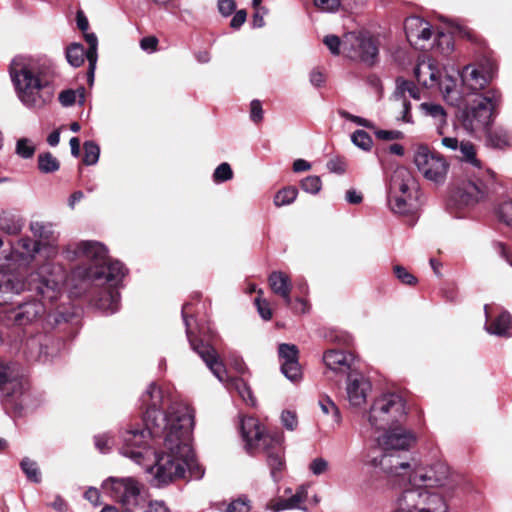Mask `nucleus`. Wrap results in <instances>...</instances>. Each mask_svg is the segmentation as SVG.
<instances>
[{
	"label": "nucleus",
	"mask_w": 512,
	"mask_h": 512,
	"mask_svg": "<svg viewBox=\"0 0 512 512\" xmlns=\"http://www.w3.org/2000/svg\"><path fill=\"white\" fill-rule=\"evenodd\" d=\"M414 75L419 84L427 88L436 87L439 71L431 58L418 59Z\"/></svg>",
	"instance_id": "22"
},
{
	"label": "nucleus",
	"mask_w": 512,
	"mask_h": 512,
	"mask_svg": "<svg viewBox=\"0 0 512 512\" xmlns=\"http://www.w3.org/2000/svg\"><path fill=\"white\" fill-rule=\"evenodd\" d=\"M372 389L371 382L361 373H350L347 377L346 393L351 406L361 407L366 403Z\"/></svg>",
	"instance_id": "17"
},
{
	"label": "nucleus",
	"mask_w": 512,
	"mask_h": 512,
	"mask_svg": "<svg viewBox=\"0 0 512 512\" xmlns=\"http://www.w3.org/2000/svg\"><path fill=\"white\" fill-rule=\"evenodd\" d=\"M377 138L381 140H398L403 138V133L398 130H377L375 131Z\"/></svg>",
	"instance_id": "59"
},
{
	"label": "nucleus",
	"mask_w": 512,
	"mask_h": 512,
	"mask_svg": "<svg viewBox=\"0 0 512 512\" xmlns=\"http://www.w3.org/2000/svg\"><path fill=\"white\" fill-rule=\"evenodd\" d=\"M419 195V185L406 167H397L391 174L387 195Z\"/></svg>",
	"instance_id": "16"
},
{
	"label": "nucleus",
	"mask_w": 512,
	"mask_h": 512,
	"mask_svg": "<svg viewBox=\"0 0 512 512\" xmlns=\"http://www.w3.org/2000/svg\"><path fill=\"white\" fill-rule=\"evenodd\" d=\"M85 40L89 45V48L86 50V58L89 62V71H88V77L89 82H93L94 78V71L96 67L97 62V37L93 33H87L85 34Z\"/></svg>",
	"instance_id": "32"
},
{
	"label": "nucleus",
	"mask_w": 512,
	"mask_h": 512,
	"mask_svg": "<svg viewBox=\"0 0 512 512\" xmlns=\"http://www.w3.org/2000/svg\"><path fill=\"white\" fill-rule=\"evenodd\" d=\"M59 161L51 153L38 156V168L43 173H52L59 169Z\"/></svg>",
	"instance_id": "40"
},
{
	"label": "nucleus",
	"mask_w": 512,
	"mask_h": 512,
	"mask_svg": "<svg viewBox=\"0 0 512 512\" xmlns=\"http://www.w3.org/2000/svg\"><path fill=\"white\" fill-rule=\"evenodd\" d=\"M319 406L322 412L326 415H331L332 422L335 425H339L341 422V415L336 404L329 398L323 397L319 400Z\"/></svg>",
	"instance_id": "39"
},
{
	"label": "nucleus",
	"mask_w": 512,
	"mask_h": 512,
	"mask_svg": "<svg viewBox=\"0 0 512 512\" xmlns=\"http://www.w3.org/2000/svg\"><path fill=\"white\" fill-rule=\"evenodd\" d=\"M351 141L355 146L364 151H369L373 146L371 136L364 130H356L351 135Z\"/></svg>",
	"instance_id": "41"
},
{
	"label": "nucleus",
	"mask_w": 512,
	"mask_h": 512,
	"mask_svg": "<svg viewBox=\"0 0 512 512\" xmlns=\"http://www.w3.org/2000/svg\"><path fill=\"white\" fill-rule=\"evenodd\" d=\"M255 304L257 306V310L260 316L264 320H270L272 318V310L269 306V303L266 300H261L260 298H257L255 300Z\"/></svg>",
	"instance_id": "60"
},
{
	"label": "nucleus",
	"mask_w": 512,
	"mask_h": 512,
	"mask_svg": "<svg viewBox=\"0 0 512 512\" xmlns=\"http://www.w3.org/2000/svg\"><path fill=\"white\" fill-rule=\"evenodd\" d=\"M413 479L425 483L427 487L402 491L391 512H449L447 497L459 485V481L446 463L436 461L419 467L414 471Z\"/></svg>",
	"instance_id": "2"
},
{
	"label": "nucleus",
	"mask_w": 512,
	"mask_h": 512,
	"mask_svg": "<svg viewBox=\"0 0 512 512\" xmlns=\"http://www.w3.org/2000/svg\"><path fill=\"white\" fill-rule=\"evenodd\" d=\"M485 134L487 137V144L492 148L502 150L511 146V135L502 127H497L493 130L489 128Z\"/></svg>",
	"instance_id": "30"
},
{
	"label": "nucleus",
	"mask_w": 512,
	"mask_h": 512,
	"mask_svg": "<svg viewBox=\"0 0 512 512\" xmlns=\"http://www.w3.org/2000/svg\"><path fill=\"white\" fill-rule=\"evenodd\" d=\"M324 43L334 55H338L340 52L343 53V38L340 39L335 35H328L324 38Z\"/></svg>",
	"instance_id": "53"
},
{
	"label": "nucleus",
	"mask_w": 512,
	"mask_h": 512,
	"mask_svg": "<svg viewBox=\"0 0 512 512\" xmlns=\"http://www.w3.org/2000/svg\"><path fill=\"white\" fill-rule=\"evenodd\" d=\"M420 110L425 116L434 119L439 134H443V127L447 124V113L440 104L424 102L420 104Z\"/></svg>",
	"instance_id": "29"
},
{
	"label": "nucleus",
	"mask_w": 512,
	"mask_h": 512,
	"mask_svg": "<svg viewBox=\"0 0 512 512\" xmlns=\"http://www.w3.org/2000/svg\"><path fill=\"white\" fill-rule=\"evenodd\" d=\"M414 163L423 176L435 183L443 182L447 175L448 164L439 154L426 146H419L414 155Z\"/></svg>",
	"instance_id": "13"
},
{
	"label": "nucleus",
	"mask_w": 512,
	"mask_h": 512,
	"mask_svg": "<svg viewBox=\"0 0 512 512\" xmlns=\"http://www.w3.org/2000/svg\"><path fill=\"white\" fill-rule=\"evenodd\" d=\"M387 203L394 214L407 215L418 208L419 195H387Z\"/></svg>",
	"instance_id": "24"
},
{
	"label": "nucleus",
	"mask_w": 512,
	"mask_h": 512,
	"mask_svg": "<svg viewBox=\"0 0 512 512\" xmlns=\"http://www.w3.org/2000/svg\"><path fill=\"white\" fill-rule=\"evenodd\" d=\"M323 361L334 372H346L350 368L348 357L343 351L329 350L324 353Z\"/></svg>",
	"instance_id": "27"
},
{
	"label": "nucleus",
	"mask_w": 512,
	"mask_h": 512,
	"mask_svg": "<svg viewBox=\"0 0 512 512\" xmlns=\"http://www.w3.org/2000/svg\"><path fill=\"white\" fill-rule=\"evenodd\" d=\"M235 8V0H218V10L224 17L230 16Z\"/></svg>",
	"instance_id": "61"
},
{
	"label": "nucleus",
	"mask_w": 512,
	"mask_h": 512,
	"mask_svg": "<svg viewBox=\"0 0 512 512\" xmlns=\"http://www.w3.org/2000/svg\"><path fill=\"white\" fill-rule=\"evenodd\" d=\"M192 348L197 352L214 376L230 390L234 389L247 404L255 406L256 400L252 395L250 387L241 378H229L225 365L219 359L217 351L208 344H195L190 340Z\"/></svg>",
	"instance_id": "10"
},
{
	"label": "nucleus",
	"mask_w": 512,
	"mask_h": 512,
	"mask_svg": "<svg viewBox=\"0 0 512 512\" xmlns=\"http://www.w3.org/2000/svg\"><path fill=\"white\" fill-rule=\"evenodd\" d=\"M21 468L30 481L35 483L40 482V471L36 462L25 458L21 462Z\"/></svg>",
	"instance_id": "45"
},
{
	"label": "nucleus",
	"mask_w": 512,
	"mask_h": 512,
	"mask_svg": "<svg viewBox=\"0 0 512 512\" xmlns=\"http://www.w3.org/2000/svg\"><path fill=\"white\" fill-rule=\"evenodd\" d=\"M301 188L310 194H317L322 188V181L319 176H307L301 181Z\"/></svg>",
	"instance_id": "47"
},
{
	"label": "nucleus",
	"mask_w": 512,
	"mask_h": 512,
	"mask_svg": "<svg viewBox=\"0 0 512 512\" xmlns=\"http://www.w3.org/2000/svg\"><path fill=\"white\" fill-rule=\"evenodd\" d=\"M405 401L395 393H386L375 398L363 418L375 430L389 429L405 419Z\"/></svg>",
	"instance_id": "9"
},
{
	"label": "nucleus",
	"mask_w": 512,
	"mask_h": 512,
	"mask_svg": "<svg viewBox=\"0 0 512 512\" xmlns=\"http://www.w3.org/2000/svg\"><path fill=\"white\" fill-rule=\"evenodd\" d=\"M100 154L99 146L93 141H86L84 143V158L83 162L86 165H94L98 162Z\"/></svg>",
	"instance_id": "43"
},
{
	"label": "nucleus",
	"mask_w": 512,
	"mask_h": 512,
	"mask_svg": "<svg viewBox=\"0 0 512 512\" xmlns=\"http://www.w3.org/2000/svg\"><path fill=\"white\" fill-rule=\"evenodd\" d=\"M278 354L281 363L298 360V349L293 344H280L278 348Z\"/></svg>",
	"instance_id": "46"
},
{
	"label": "nucleus",
	"mask_w": 512,
	"mask_h": 512,
	"mask_svg": "<svg viewBox=\"0 0 512 512\" xmlns=\"http://www.w3.org/2000/svg\"><path fill=\"white\" fill-rule=\"evenodd\" d=\"M499 102L500 95L497 91H486L472 105L462 110L459 117L462 128L474 137L485 133L493 122L494 111Z\"/></svg>",
	"instance_id": "8"
},
{
	"label": "nucleus",
	"mask_w": 512,
	"mask_h": 512,
	"mask_svg": "<svg viewBox=\"0 0 512 512\" xmlns=\"http://www.w3.org/2000/svg\"><path fill=\"white\" fill-rule=\"evenodd\" d=\"M30 230L34 236L44 239H48L51 234L50 227L42 222H32Z\"/></svg>",
	"instance_id": "55"
},
{
	"label": "nucleus",
	"mask_w": 512,
	"mask_h": 512,
	"mask_svg": "<svg viewBox=\"0 0 512 512\" xmlns=\"http://www.w3.org/2000/svg\"><path fill=\"white\" fill-rule=\"evenodd\" d=\"M193 426L194 413L188 405L174 403L169 407L162 447L154 452V462L146 468L155 485L184 478L196 466L191 446Z\"/></svg>",
	"instance_id": "1"
},
{
	"label": "nucleus",
	"mask_w": 512,
	"mask_h": 512,
	"mask_svg": "<svg viewBox=\"0 0 512 512\" xmlns=\"http://www.w3.org/2000/svg\"><path fill=\"white\" fill-rule=\"evenodd\" d=\"M421 26H423V19L420 17H410L405 21V32L410 42L417 39V34H420Z\"/></svg>",
	"instance_id": "42"
},
{
	"label": "nucleus",
	"mask_w": 512,
	"mask_h": 512,
	"mask_svg": "<svg viewBox=\"0 0 512 512\" xmlns=\"http://www.w3.org/2000/svg\"><path fill=\"white\" fill-rule=\"evenodd\" d=\"M85 57L86 51L84 50V47L81 44L73 43L67 48L66 58L72 66H81L84 62Z\"/></svg>",
	"instance_id": "35"
},
{
	"label": "nucleus",
	"mask_w": 512,
	"mask_h": 512,
	"mask_svg": "<svg viewBox=\"0 0 512 512\" xmlns=\"http://www.w3.org/2000/svg\"><path fill=\"white\" fill-rule=\"evenodd\" d=\"M406 93L413 99L419 100L421 98L420 90L415 86L413 82L398 79L395 96L399 98V100L406 99Z\"/></svg>",
	"instance_id": "34"
},
{
	"label": "nucleus",
	"mask_w": 512,
	"mask_h": 512,
	"mask_svg": "<svg viewBox=\"0 0 512 512\" xmlns=\"http://www.w3.org/2000/svg\"><path fill=\"white\" fill-rule=\"evenodd\" d=\"M436 87L439 88L443 99L452 106H458L463 100L465 92L457 85L456 79L448 74L439 76Z\"/></svg>",
	"instance_id": "21"
},
{
	"label": "nucleus",
	"mask_w": 512,
	"mask_h": 512,
	"mask_svg": "<svg viewBox=\"0 0 512 512\" xmlns=\"http://www.w3.org/2000/svg\"><path fill=\"white\" fill-rule=\"evenodd\" d=\"M10 76L16 95L25 107L40 110L54 99V74L37 61L22 56L14 58Z\"/></svg>",
	"instance_id": "5"
},
{
	"label": "nucleus",
	"mask_w": 512,
	"mask_h": 512,
	"mask_svg": "<svg viewBox=\"0 0 512 512\" xmlns=\"http://www.w3.org/2000/svg\"><path fill=\"white\" fill-rule=\"evenodd\" d=\"M496 215L499 221L512 229V200L502 202L496 210Z\"/></svg>",
	"instance_id": "44"
},
{
	"label": "nucleus",
	"mask_w": 512,
	"mask_h": 512,
	"mask_svg": "<svg viewBox=\"0 0 512 512\" xmlns=\"http://www.w3.org/2000/svg\"><path fill=\"white\" fill-rule=\"evenodd\" d=\"M298 195V190L295 187H286L278 191L274 197V204L277 207L289 205L293 203Z\"/></svg>",
	"instance_id": "37"
},
{
	"label": "nucleus",
	"mask_w": 512,
	"mask_h": 512,
	"mask_svg": "<svg viewBox=\"0 0 512 512\" xmlns=\"http://www.w3.org/2000/svg\"><path fill=\"white\" fill-rule=\"evenodd\" d=\"M78 98L79 104L82 105L85 102V89L83 87L77 90H64L59 94V102L62 106L68 107L73 105Z\"/></svg>",
	"instance_id": "33"
},
{
	"label": "nucleus",
	"mask_w": 512,
	"mask_h": 512,
	"mask_svg": "<svg viewBox=\"0 0 512 512\" xmlns=\"http://www.w3.org/2000/svg\"><path fill=\"white\" fill-rule=\"evenodd\" d=\"M241 432L248 452L265 453L271 476L278 481L285 469L284 435L281 432L264 433L258 420L253 417L241 420Z\"/></svg>",
	"instance_id": "7"
},
{
	"label": "nucleus",
	"mask_w": 512,
	"mask_h": 512,
	"mask_svg": "<svg viewBox=\"0 0 512 512\" xmlns=\"http://www.w3.org/2000/svg\"><path fill=\"white\" fill-rule=\"evenodd\" d=\"M314 5L324 12H334L340 6L339 0H314Z\"/></svg>",
	"instance_id": "57"
},
{
	"label": "nucleus",
	"mask_w": 512,
	"mask_h": 512,
	"mask_svg": "<svg viewBox=\"0 0 512 512\" xmlns=\"http://www.w3.org/2000/svg\"><path fill=\"white\" fill-rule=\"evenodd\" d=\"M328 469L329 462L322 457L314 458L309 464V470L315 476H319L326 473Z\"/></svg>",
	"instance_id": "52"
},
{
	"label": "nucleus",
	"mask_w": 512,
	"mask_h": 512,
	"mask_svg": "<svg viewBox=\"0 0 512 512\" xmlns=\"http://www.w3.org/2000/svg\"><path fill=\"white\" fill-rule=\"evenodd\" d=\"M281 423L287 430H295L298 425L296 414L289 410L283 411L281 414Z\"/></svg>",
	"instance_id": "54"
},
{
	"label": "nucleus",
	"mask_w": 512,
	"mask_h": 512,
	"mask_svg": "<svg viewBox=\"0 0 512 512\" xmlns=\"http://www.w3.org/2000/svg\"><path fill=\"white\" fill-rule=\"evenodd\" d=\"M158 39L155 36H147L141 39L140 47L143 51L152 53L157 50Z\"/></svg>",
	"instance_id": "62"
},
{
	"label": "nucleus",
	"mask_w": 512,
	"mask_h": 512,
	"mask_svg": "<svg viewBox=\"0 0 512 512\" xmlns=\"http://www.w3.org/2000/svg\"><path fill=\"white\" fill-rule=\"evenodd\" d=\"M384 433L377 438L379 447L383 450H405L416 442V435L400 424H395L389 429H383Z\"/></svg>",
	"instance_id": "14"
},
{
	"label": "nucleus",
	"mask_w": 512,
	"mask_h": 512,
	"mask_svg": "<svg viewBox=\"0 0 512 512\" xmlns=\"http://www.w3.org/2000/svg\"><path fill=\"white\" fill-rule=\"evenodd\" d=\"M442 145L451 150L460 151V160L471 165L473 168L478 170L482 169V163L477 158L476 147L474 144L468 141H462L461 143L454 137L442 138Z\"/></svg>",
	"instance_id": "20"
},
{
	"label": "nucleus",
	"mask_w": 512,
	"mask_h": 512,
	"mask_svg": "<svg viewBox=\"0 0 512 512\" xmlns=\"http://www.w3.org/2000/svg\"><path fill=\"white\" fill-rule=\"evenodd\" d=\"M7 384L12 386V393L7 394V398L21 395L25 388L22 380L15 379L13 368L9 365L0 363V389H3Z\"/></svg>",
	"instance_id": "26"
},
{
	"label": "nucleus",
	"mask_w": 512,
	"mask_h": 512,
	"mask_svg": "<svg viewBox=\"0 0 512 512\" xmlns=\"http://www.w3.org/2000/svg\"><path fill=\"white\" fill-rule=\"evenodd\" d=\"M101 487L106 494L126 508L140 504L141 486L134 478L109 477L103 481Z\"/></svg>",
	"instance_id": "12"
},
{
	"label": "nucleus",
	"mask_w": 512,
	"mask_h": 512,
	"mask_svg": "<svg viewBox=\"0 0 512 512\" xmlns=\"http://www.w3.org/2000/svg\"><path fill=\"white\" fill-rule=\"evenodd\" d=\"M327 168L330 172L343 174L346 171V163L341 157H334L327 162Z\"/></svg>",
	"instance_id": "56"
},
{
	"label": "nucleus",
	"mask_w": 512,
	"mask_h": 512,
	"mask_svg": "<svg viewBox=\"0 0 512 512\" xmlns=\"http://www.w3.org/2000/svg\"><path fill=\"white\" fill-rule=\"evenodd\" d=\"M485 311V330L492 335L508 336L512 329V318L508 311L492 304H486Z\"/></svg>",
	"instance_id": "15"
},
{
	"label": "nucleus",
	"mask_w": 512,
	"mask_h": 512,
	"mask_svg": "<svg viewBox=\"0 0 512 512\" xmlns=\"http://www.w3.org/2000/svg\"><path fill=\"white\" fill-rule=\"evenodd\" d=\"M24 221L21 217L3 212L0 214V230L8 235H17L22 231Z\"/></svg>",
	"instance_id": "31"
},
{
	"label": "nucleus",
	"mask_w": 512,
	"mask_h": 512,
	"mask_svg": "<svg viewBox=\"0 0 512 512\" xmlns=\"http://www.w3.org/2000/svg\"><path fill=\"white\" fill-rule=\"evenodd\" d=\"M233 177V171L226 162L221 163L214 171L213 179L215 182H225Z\"/></svg>",
	"instance_id": "50"
},
{
	"label": "nucleus",
	"mask_w": 512,
	"mask_h": 512,
	"mask_svg": "<svg viewBox=\"0 0 512 512\" xmlns=\"http://www.w3.org/2000/svg\"><path fill=\"white\" fill-rule=\"evenodd\" d=\"M267 508L273 512L292 509H300L306 511V508L304 506H299V504L294 500L292 496L289 498H279L276 501L269 503Z\"/></svg>",
	"instance_id": "36"
},
{
	"label": "nucleus",
	"mask_w": 512,
	"mask_h": 512,
	"mask_svg": "<svg viewBox=\"0 0 512 512\" xmlns=\"http://www.w3.org/2000/svg\"><path fill=\"white\" fill-rule=\"evenodd\" d=\"M45 313L44 304L40 301H29L19 305L9 315L16 326H27L35 323Z\"/></svg>",
	"instance_id": "18"
},
{
	"label": "nucleus",
	"mask_w": 512,
	"mask_h": 512,
	"mask_svg": "<svg viewBox=\"0 0 512 512\" xmlns=\"http://www.w3.org/2000/svg\"><path fill=\"white\" fill-rule=\"evenodd\" d=\"M95 445L101 453H105L110 449L111 439L107 435H98L95 437Z\"/></svg>",
	"instance_id": "64"
},
{
	"label": "nucleus",
	"mask_w": 512,
	"mask_h": 512,
	"mask_svg": "<svg viewBox=\"0 0 512 512\" xmlns=\"http://www.w3.org/2000/svg\"><path fill=\"white\" fill-rule=\"evenodd\" d=\"M339 114L342 118L352 121L359 126H363V127L370 128V129H372L374 127V125L367 119L359 117V116H355L347 111L342 110L339 112Z\"/></svg>",
	"instance_id": "58"
},
{
	"label": "nucleus",
	"mask_w": 512,
	"mask_h": 512,
	"mask_svg": "<svg viewBox=\"0 0 512 512\" xmlns=\"http://www.w3.org/2000/svg\"><path fill=\"white\" fill-rule=\"evenodd\" d=\"M162 400L160 389L155 383H151L142 396V402L147 406L144 414L145 428H133L123 434V456L132 459L137 464H142L148 455V440L150 438L164 436V427L167 423V413L163 414L158 406Z\"/></svg>",
	"instance_id": "6"
},
{
	"label": "nucleus",
	"mask_w": 512,
	"mask_h": 512,
	"mask_svg": "<svg viewBox=\"0 0 512 512\" xmlns=\"http://www.w3.org/2000/svg\"><path fill=\"white\" fill-rule=\"evenodd\" d=\"M250 117L254 122H260L263 119L262 105L259 100H253L250 104Z\"/></svg>",
	"instance_id": "63"
},
{
	"label": "nucleus",
	"mask_w": 512,
	"mask_h": 512,
	"mask_svg": "<svg viewBox=\"0 0 512 512\" xmlns=\"http://www.w3.org/2000/svg\"><path fill=\"white\" fill-rule=\"evenodd\" d=\"M40 250L39 243L28 237L21 238L12 247L11 253L6 257L7 270H0L1 294H19L27 286V289L36 291L45 300L54 301L59 297L62 275L47 279L40 277V273H37L32 275L27 284L19 275L18 270L26 267Z\"/></svg>",
	"instance_id": "4"
},
{
	"label": "nucleus",
	"mask_w": 512,
	"mask_h": 512,
	"mask_svg": "<svg viewBox=\"0 0 512 512\" xmlns=\"http://www.w3.org/2000/svg\"><path fill=\"white\" fill-rule=\"evenodd\" d=\"M394 273L399 281L406 285H415L417 283V279L403 266L395 265Z\"/></svg>",
	"instance_id": "51"
},
{
	"label": "nucleus",
	"mask_w": 512,
	"mask_h": 512,
	"mask_svg": "<svg viewBox=\"0 0 512 512\" xmlns=\"http://www.w3.org/2000/svg\"><path fill=\"white\" fill-rule=\"evenodd\" d=\"M369 463L374 467H380L385 473L395 476H405L410 472V464L401 461L398 456L383 453L380 457H373Z\"/></svg>",
	"instance_id": "19"
},
{
	"label": "nucleus",
	"mask_w": 512,
	"mask_h": 512,
	"mask_svg": "<svg viewBox=\"0 0 512 512\" xmlns=\"http://www.w3.org/2000/svg\"><path fill=\"white\" fill-rule=\"evenodd\" d=\"M462 200L469 204L482 199L487 193L486 185L480 181H469L459 191Z\"/></svg>",
	"instance_id": "28"
},
{
	"label": "nucleus",
	"mask_w": 512,
	"mask_h": 512,
	"mask_svg": "<svg viewBox=\"0 0 512 512\" xmlns=\"http://www.w3.org/2000/svg\"><path fill=\"white\" fill-rule=\"evenodd\" d=\"M63 255L69 261L84 258L91 262V265L85 270V278L112 283L100 293L96 300V306L105 313L116 312L119 309L120 293L115 286L126 274L123 264L119 261L109 260L106 247L96 241H82L69 245L63 251Z\"/></svg>",
	"instance_id": "3"
},
{
	"label": "nucleus",
	"mask_w": 512,
	"mask_h": 512,
	"mask_svg": "<svg viewBox=\"0 0 512 512\" xmlns=\"http://www.w3.org/2000/svg\"><path fill=\"white\" fill-rule=\"evenodd\" d=\"M268 282L272 292L280 296L286 305H291L292 283L289 276L282 271H273L268 277Z\"/></svg>",
	"instance_id": "25"
},
{
	"label": "nucleus",
	"mask_w": 512,
	"mask_h": 512,
	"mask_svg": "<svg viewBox=\"0 0 512 512\" xmlns=\"http://www.w3.org/2000/svg\"><path fill=\"white\" fill-rule=\"evenodd\" d=\"M460 77L465 94L482 90L488 82L487 77L472 65L465 66Z\"/></svg>",
	"instance_id": "23"
},
{
	"label": "nucleus",
	"mask_w": 512,
	"mask_h": 512,
	"mask_svg": "<svg viewBox=\"0 0 512 512\" xmlns=\"http://www.w3.org/2000/svg\"><path fill=\"white\" fill-rule=\"evenodd\" d=\"M35 147L27 138H21L16 144V153L25 159L31 158L34 155Z\"/></svg>",
	"instance_id": "48"
},
{
	"label": "nucleus",
	"mask_w": 512,
	"mask_h": 512,
	"mask_svg": "<svg viewBox=\"0 0 512 512\" xmlns=\"http://www.w3.org/2000/svg\"><path fill=\"white\" fill-rule=\"evenodd\" d=\"M378 53L375 39L367 34L349 32L343 36V54L352 60L373 65Z\"/></svg>",
	"instance_id": "11"
},
{
	"label": "nucleus",
	"mask_w": 512,
	"mask_h": 512,
	"mask_svg": "<svg viewBox=\"0 0 512 512\" xmlns=\"http://www.w3.org/2000/svg\"><path fill=\"white\" fill-rule=\"evenodd\" d=\"M281 371L292 382H298L302 378V370L298 360L282 362Z\"/></svg>",
	"instance_id": "38"
},
{
	"label": "nucleus",
	"mask_w": 512,
	"mask_h": 512,
	"mask_svg": "<svg viewBox=\"0 0 512 512\" xmlns=\"http://www.w3.org/2000/svg\"><path fill=\"white\" fill-rule=\"evenodd\" d=\"M250 508L251 506L248 498L241 496L228 504L226 512H249Z\"/></svg>",
	"instance_id": "49"
}]
</instances>
